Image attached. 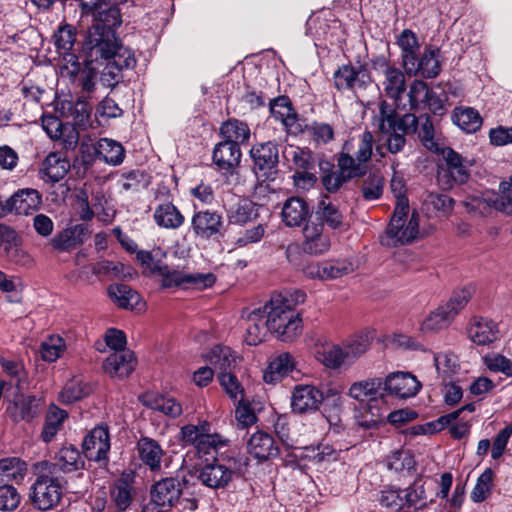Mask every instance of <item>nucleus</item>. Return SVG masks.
I'll return each mask as SVG.
<instances>
[{"mask_svg": "<svg viewBox=\"0 0 512 512\" xmlns=\"http://www.w3.org/2000/svg\"><path fill=\"white\" fill-rule=\"evenodd\" d=\"M471 298V290L462 288L455 291L450 299L443 305L431 311L421 322L422 334H434L446 329L455 316L467 305Z\"/></svg>", "mask_w": 512, "mask_h": 512, "instance_id": "6e6552de", "label": "nucleus"}, {"mask_svg": "<svg viewBox=\"0 0 512 512\" xmlns=\"http://www.w3.org/2000/svg\"><path fill=\"white\" fill-rule=\"evenodd\" d=\"M110 436L107 426L94 427L83 440L85 458L95 462H106L110 451Z\"/></svg>", "mask_w": 512, "mask_h": 512, "instance_id": "f8f14e48", "label": "nucleus"}, {"mask_svg": "<svg viewBox=\"0 0 512 512\" xmlns=\"http://www.w3.org/2000/svg\"><path fill=\"white\" fill-rule=\"evenodd\" d=\"M350 146L351 144H343L337 157V167L349 181L365 176L367 172V165L352 156Z\"/></svg>", "mask_w": 512, "mask_h": 512, "instance_id": "f704fd0d", "label": "nucleus"}, {"mask_svg": "<svg viewBox=\"0 0 512 512\" xmlns=\"http://www.w3.org/2000/svg\"><path fill=\"white\" fill-rule=\"evenodd\" d=\"M266 311L269 331L281 341H293L302 333L303 321L289 300L281 294L272 296Z\"/></svg>", "mask_w": 512, "mask_h": 512, "instance_id": "39448f33", "label": "nucleus"}, {"mask_svg": "<svg viewBox=\"0 0 512 512\" xmlns=\"http://www.w3.org/2000/svg\"><path fill=\"white\" fill-rule=\"evenodd\" d=\"M271 115L280 121L287 129H291L297 120V115L294 112L288 99L280 97L275 99L270 105Z\"/></svg>", "mask_w": 512, "mask_h": 512, "instance_id": "3c124183", "label": "nucleus"}, {"mask_svg": "<svg viewBox=\"0 0 512 512\" xmlns=\"http://www.w3.org/2000/svg\"><path fill=\"white\" fill-rule=\"evenodd\" d=\"M97 157L111 166H119L125 159V149L122 144L110 138H101L94 146Z\"/></svg>", "mask_w": 512, "mask_h": 512, "instance_id": "c9c22d12", "label": "nucleus"}, {"mask_svg": "<svg viewBox=\"0 0 512 512\" xmlns=\"http://www.w3.org/2000/svg\"><path fill=\"white\" fill-rule=\"evenodd\" d=\"M245 464L239 454H219L199 469L197 479L211 489L225 488Z\"/></svg>", "mask_w": 512, "mask_h": 512, "instance_id": "0eeeda50", "label": "nucleus"}, {"mask_svg": "<svg viewBox=\"0 0 512 512\" xmlns=\"http://www.w3.org/2000/svg\"><path fill=\"white\" fill-rule=\"evenodd\" d=\"M319 167L323 173L322 184L330 193L337 192L344 183L349 181L346 177H343L339 169L337 171H333V166L330 162H320Z\"/></svg>", "mask_w": 512, "mask_h": 512, "instance_id": "6e6d98bb", "label": "nucleus"}, {"mask_svg": "<svg viewBox=\"0 0 512 512\" xmlns=\"http://www.w3.org/2000/svg\"><path fill=\"white\" fill-rule=\"evenodd\" d=\"M27 472V464L18 457L0 459V482L22 481Z\"/></svg>", "mask_w": 512, "mask_h": 512, "instance_id": "de8ad7c7", "label": "nucleus"}, {"mask_svg": "<svg viewBox=\"0 0 512 512\" xmlns=\"http://www.w3.org/2000/svg\"><path fill=\"white\" fill-rule=\"evenodd\" d=\"M258 217L256 204L248 199H241L228 211L230 223L244 225Z\"/></svg>", "mask_w": 512, "mask_h": 512, "instance_id": "09e8293b", "label": "nucleus"}, {"mask_svg": "<svg viewBox=\"0 0 512 512\" xmlns=\"http://www.w3.org/2000/svg\"><path fill=\"white\" fill-rule=\"evenodd\" d=\"M211 426L207 421H201L197 425L188 424L180 429V439L185 444L197 446L199 441L207 432H210Z\"/></svg>", "mask_w": 512, "mask_h": 512, "instance_id": "680f3d73", "label": "nucleus"}, {"mask_svg": "<svg viewBox=\"0 0 512 512\" xmlns=\"http://www.w3.org/2000/svg\"><path fill=\"white\" fill-rule=\"evenodd\" d=\"M220 133L225 142L235 144L237 147H240L250 138L248 125L238 119H229L222 123Z\"/></svg>", "mask_w": 512, "mask_h": 512, "instance_id": "37998d69", "label": "nucleus"}, {"mask_svg": "<svg viewBox=\"0 0 512 512\" xmlns=\"http://www.w3.org/2000/svg\"><path fill=\"white\" fill-rule=\"evenodd\" d=\"M65 348L64 339L58 335H52L41 345V356L47 362L56 361Z\"/></svg>", "mask_w": 512, "mask_h": 512, "instance_id": "338daca9", "label": "nucleus"}, {"mask_svg": "<svg viewBox=\"0 0 512 512\" xmlns=\"http://www.w3.org/2000/svg\"><path fill=\"white\" fill-rule=\"evenodd\" d=\"M121 25L119 10L110 7L106 18L94 23L88 31L85 47L95 56L107 60L104 75H111L113 79L123 69H130L136 65L134 52L124 47L116 38V28Z\"/></svg>", "mask_w": 512, "mask_h": 512, "instance_id": "f257e3e1", "label": "nucleus"}, {"mask_svg": "<svg viewBox=\"0 0 512 512\" xmlns=\"http://www.w3.org/2000/svg\"><path fill=\"white\" fill-rule=\"evenodd\" d=\"M442 155L444 165L438 169V185L443 190H449L454 185L466 183L470 177L467 161L451 148H445Z\"/></svg>", "mask_w": 512, "mask_h": 512, "instance_id": "1a4fd4ad", "label": "nucleus"}, {"mask_svg": "<svg viewBox=\"0 0 512 512\" xmlns=\"http://www.w3.org/2000/svg\"><path fill=\"white\" fill-rule=\"evenodd\" d=\"M76 42V29L67 23L59 25L53 34V43L59 55L67 64L72 65V72L75 73L79 69V62L76 55L72 52Z\"/></svg>", "mask_w": 512, "mask_h": 512, "instance_id": "6ab92c4d", "label": "nucleus"}, {"mask_svg": "<svg viewBox=\"0 0 512 512\" xmlns=\"http://www.w3.org/2000/svg\"><path fill=\"white\" fill-rule=\"evenodd\" d=\"M109 497L116 511H127L136 497L134 476L130 473H124L116 479L110 485Z\"/></svg>", "mask_w": 512, "mask_h": 512, "instance_id": "dca6fc26", "label": "nucleus"}, {"mask_svg": "<svg viewBox=\"0 0 512 512\" xmlns=\"http://www.w3.org/2000/svg\"><path fill=\"white\" fill-rule=\"evenodd\" d=\"M153 217L158 226L172 230L181 227L185 220L182 213L171 202H163L156 206Z\"/></svg>", "mask_w": 512, "mask_h": 512, "instance_id": "ea45409f", "label": "nucleus"}, {"mask_svg": "<svg viewBox=\"0 0 512 512\" xmlns=\"http://www.w3.org/2000/svg\"><path fill=\"white\" fill-rule=\"evenodd\" d=\"M90 392V386L82 383L80 380L73 379L66 383L59 394V400L62 403L70 404L84 398Z\"/></svg>", "mask_w": 512, "mask_h": 512, "instance_id": "13d9d810", "label": "nucleus"}, {"mask_svg": "<svg viewBox=\"0 0 512 512\" xmlns=\"http://www.w3.org/2000/svg\"><path fill=\"white\" fill-rule=\"evenodd\" d=\"M147 405L152 410L171 418H177L183 412L182 405L172 397L158 396L150 400Z\"/></svg>", "mask_w": 512, "mask_h": 512, "instance_id": "bf43d9fd", "label": "nucleus"}, {"mask_svg": "<svg viewBox=\"0 0 512 512\" xmlns=\"http://www.w3.org/2000/svg\"><path fill=\"white\" fill-rule=\"evenodd\" d=\"M493 484V471L487 468L477 478L470 498L474 503H481L488 498Z\"/></svg>", "mask_w": 512, "mask_h": 512, "instance_id": "052dcab7", "label": "nucleus"}, {"mask_svg": "<svg viewBox=\"0 0 512 512\" xmlns=\"http://www.w3.org/2000/svg\"><path fill=\"white\" fill-rule=\"evenodd\" d=\"M468 334L473 343L477 345H489L494 342L499 334L497 323L487 318H474Z\"/></svg>", "mask_w": 512, "mask_h": 512, "instance_id": "2f4dec72", "label": "nucleus"}, {"mask_svg": "<svg viewBox=\"0 0 512 512\" xmlns=\"http://www.w3.org/2000/svg\"><path fill=\"white\" fill-rule=\"evenodd\" d=\"M240 158V147L225 141L218 143L213 150V162L219 170H232L239 164Z\"/></svg>", "mask_w": 512, "mask_h": 512, "instance_id": "4c0bfd02", "label": "nucleus"}, {"mask_svg": "<svg viewBox=\"0 0 512 512\" xmlns=\"http://www.w3.org/2000/svg\"><path fill=\"white\" fill-rule=\"evenodd\" d=\"M385 392L398 398L414 397L422 385L420 381L409 372H394L383 380Z\"/></svg>", "mask_w": 512, "mask_h": 512, "instance_id": "2eb2a0df", "label": "nucleus"}, {"mask_svg": "<svg viewBox=\"0 0 512 512\" xmlns=\"http://www.w3.org/2000/svg\"><path fill=\"white\" fill-rule=\"evenodd\" d=\"M316 216L321 221L320 223L326 224L333 230H345L348 228L343 212L339 209L338 205L331 202L327 197L319 202Z\"/></svg>", "mask_w": 512, "mask_h": 512, "instance_id": "473e14b6", "label": "nucleus"}, {"mask_svg": "<svg viewBox=\"0 0 512 512\" xmlns=\"http://www.w3.org/2000/svg\"><path fill=\"white\" fill-rule=\"evenodd\" d=\"M228 440L220 434L207 432L195 447L198 454L210 455L212 460L219 454H237L227 449Z\"/></svg>", "mask_w": 512, "mask_h": 512, "instance_id": "79ce46f5", "label": "nucleus"}, {"mask_svg": "<svg viewBox=\"0 0 512 512\" xmlns=\"http://www.w3.org/2000/svg\"><path fill=\"white\" fill-rule=\"evenodd\" d=\"M452 121L467 133L476 132L482 125V118L478 111L471 107L455 108L452 113Z\"/></svg>", "mask_w": 512, "mask_h": 512, "instance_id": "a18cd8bd", "label": "nucleus"}, {"mask_svg": "<svg viewBox=\"0 0 512 512\" xmlns=\"http://www.w3.org/2000/svg\"><path fill=\"white\" fill-rule=\"evenodd\" d=\"M419 233V214L413 212L408 220L401 225H395L393 229L388 226L385 236L381 237V244L386 246H397L412 242Z\"/></svg>", "mask_w": 512, "mask_h": 512, "instance_id": "aec40b11", "label": "nucleus"}, {"mask_svg": "<svg viewBox=\"0 0 512 512\" xmlns=\"http://www.w3.org/2000/svg\"><path fill=\"white\" fill-rule=\"evenodd\" d=\"M150 496L170 510L176 508L181 511H194L197 509L194 485L185 477L170 476L156 481L150 488Z\"/></svg>", "mask_w": 512, "mask_h": 512, "instance_id": "20e7f679", "label": "nucleus"}, {"mask_svg": "<svg viewBox=\"0 0 512 512\" xmlns=\"http://www.w3.org/2000/svg\"><path fill=\"white\" fill-rule=\"evenodd\" d=\"M68 418V413L51 404L44 417L43 427L40 433V439L44 443H50L54 440L59 431L63 428L65 420Z\"/></svg>", "mask_w": 512, "mask_h": 512, "instance_id": "7c9ffc66", "label": "nucleus"}, {"mask_svg": "<svg viewBox=\"0 0 512 512\" xmlns=\"http://www.w3.org/2000/svg\"><path fill=\"white\" fill-rule=\"evenodd\" d=\"M107 292L111 300L123 309H133L141 299L138 292L126 284H111Z\"/></svg>", "mask_w": 512, "mask_h": 512, "instance_id": "c03bdc74", "label": "nucleus"}, {"mask_svg": "<svg viewBox=\"0 0 512 512\" xmlns=\"http://www.w3.org/2000/svg\"><path fill=\"white\" fill-rule=\"evenodd\" d=\"M434 365L438 374L445 380L458 371L459 360L458 357L451 352L435 353Z\"/></svg>", "mask_w": 512, "mask_h": 512, "instance_id": "4d7b16f0", "label": "nucleus"}, {"mask_svg": "<svg viewBox=\"0 0 512 512\" xmlns=\"http://www.w3.org/2000/svg\"><path fill=\"white\" fill-rule=\"evenodd\" d=\"M373 141V134L365 131L358 138L349 139L344 144H351L352 156L367 165L372 156Z\"/></svg>", "mask_w": 512, "mask_h": 512, "instance_id": "8fccbe9b", "label": "nucleus"}, {"mask_svg": "<svg viewBox=\"0 0 512 512\" xmlns=\"http://www.w3.org/2000/svg\"><path fill=\"white\" fill-rule=\"evenodd\" d=\"M373 336L371 332L365 330L355 333L342 342L348 366L354 364L370 348Z\"/></svg>", "mask_w": 512, "mask_h": 512, "instance_id": "c756f323", "label": "nucleus"}, {"mask_svg": "<svg viewBox=\"0 0 512 512\" xmlns=\"http://www.w3.org/2000/svg\"><path fill=\"white\" fill-rule=\"evenodd\" d=\"M303 251L312 256L327 253L331 248V239L322 223L308 222L303 230Z\"/></svg>", "mask_w": 512, "mask_h": 512, "instance_id": "ddd939ff", "label": "nucleus"}, {"mask_svg": "<svg viewBox=\"0 0 512 512\" xmlns=\"http://www.w3.org/2000/svg\"><path fill=\"white\" fill-rule=\"evenodd\" d=\"M54 469L48 460H41L32 465L36 479L31 486L30 499L32 504L42 511L54 508L62 497V483L57 475L53 474Z\"/></svg>", "mask_w": 512, "mask_h": 512, "instance_id": "423d86ee", "label": "nucleus"}, {"mask_svg": "<svg viewBox=\"0 0 512 512\" xmlns=\"http://www.w3.org/2000/svg\"><path fill=\"white\" fill-rule=\"evenodd\" d=\"M269 331L265 309L253 310L247 319L245 342L250 346L260 344Z\"/></svg>", "mask_w": 512, "mask_h": 512, "instance_id": "c85d7f7f", "label": "nucleus"}, {"mask_svg": "<svg viewBox=\"0 0 512 512\" xmlns=\"http://www.w3.org/2000/svg\"><path fill=\"white\" fill-rule=\"evenodd\" d=\"M323 393L313 385H296L291 395V408L294 413H311L320 407Z\"/></svg>", "mask_w": 512, "mask_h": 512, "instance_id": "4468645a", "label": "nucleus"}, {"mask_svg": "<svg viewBox=\"0 0 512 512\" xmlns=\"http://www.w3.org/2000/svg\"><path fill=\"white\" fill-rule=\"evenodd\" d=\"M454 204L453 198L442 193H429L424 200L427 211H433L441 216H449L454 209Z\"/></svg>", "mask_w": 512, "mask_h": 512, "instance_id": "864d4df0", "label": "nucleus"}, {"mask_svg": "<svg viewBox=\"0 0 512 512\" xmlns=\"http://www.w3.org/2000/svg\"><path fill=\"white\" fill-rule=\"evenodd\" d=\"M251 158L254 164V170L263 172L272 170L278 163V148L277 145L271 141L261 143L252 147Z\"/></svg>", "mask_w": 512, "mask_h": 512, "instance_id": "cd10ccee", "label": "nucleus"}, {"mask_svg": "<svg viewBox=\"0 0 512 512\" xmlns=\"http://www.w3.org/2000/svg\"><path fill=\"white\" fill-rule=\"evenodd\" d=\"M204 358L215 369L220 372L233 371L237 365L238 355L228 346L215 345L205 355Z\"/></svg>", "mask_w": 512, "mask_h": 512, "instance_id": "e433bc0d", "label": "nucleus"}, {"mask_svg": "<svg viewBox=\"0 0 512 512\" xmlns=\"http://www.w3.org/2000/svg\"><path fill=\"white\" fill-rule=\"evenodd\" d=\"M375 65L382 68L384 79L381 81V86L386 96L395 101L399 100L406 90V81L402 71L389 66L383 57L378 58Z\"/></svg>", "mask_w": 512, "mask_h": 512, "instance_id": "5701e85b", "label": "nucleus"}, {"mask_svg": "<svg viewBox=\"0 0 512 512\" xmlns=\"http://www.w3.org/2000/svg\"><path fill=\"white\" fill-rule=\"evenodd\" d=\"M136 365L134 353L129 349L112 352L103 362L104 371L111 377L124 378L130 375Z\"/></svg>", "mask_w": 512, "mask_h": 512, "instance_id": "b1692460", "label": "nucleus"}, {"mask_svg": "<svg viewBox=\"0 0 512 512\" xmlns=\"http://www.w3.org/2000/svg\"><path fill=\"white\" fill-rule=\"evenodd\" d=\"M136 451L139 460L150 472L158 473L162 470L165 451L157 440L147 436L139 438Z\"/></svg>", "mask_w": 512, "mask_h": 512, "instance_id": "412c9836", "label": "nucleus"}, {"mask_svg": "<svg viewBox=\"0 0 512 512\" xmlns=\"http://www.w3.org/2000/svg\"><path fill=\"white\" fill-rule=\"evenodd\" d=\"M333 80L338 91L350 90L353 92L365 90L372 82L369 69L361 63L340 66L334 72Z\"/></svg>", "mask_w": 512, "mask_h": 512, "instance_id": "9d476101", "label": "nucleus"}, {"mask_svg": "<svg viewBox=\"0 0 512 512\" xmlns=\"http://www.w3.org/2000/svg\"><path fill=\"white\" fill-rule=\"evenodd\" d=\"M374 122L379 131L386 135L385 144L387 150L396 154L400 152L405 144V136L409 133H418L422 144L429 150L437 149L434 139V126L428 115H421L417 118L413 114L399 116L396 110L387 102L382 101L379 105V113L374 117Z\"/></svg>", "mask_w": 512, "mask_h": 512, "instance_id": "f03ea898", "label": "nucleus"}, {"mask_svg": "<svg viewBox=\"0 0 512 512\" xmlns=\"http://www.w3.org/2000/svg\"><path fill=\"white\" fill-rule=\"evenodd\" d=\"M293 368V357L289 353H281L269 363L264 371L263 380L268 384H275L287 376Z\"/></svg>", "mask_w": 512, "mask_h": 512, "instance_id": "a19ab883", "label": "nucleus"}, {"mask_svg": "<svg viewBox=\"0 0 512 512\" xmlns=\"http://www.w3.org/2000/svg\"><path fill=\"white\" fill-rule=\"evenodd\" d=\"M42 203L41 194L31 188L21 189L15 192L5 202L7 215L15 213L17 215H29L36 211Z\"/></svg>", "mask_w": 512, "mask_h": 512, "instance_id": "a211bd4d", "label": "nucleus"}, {"mask_svg": "<svg viewBox=\"0 0 512 512\" xmlns=\"http://www.w3.org/2000/svg\"><path fill=\"white\" fill-rule=\"evenodd\" d=\"M309 216V205L304 199L290 197L283 203L281 217L287 227H300Z\"/></svg>", "mask_w": 512, "mask_h": 512, "instance_id": "a878e982", "label": "nucleus"}, {"mask_svg": "<svg viewBox=\"0 0 512 512\" xmlns=\"http://www.w3.org/2000/svg\"><path fill=\"white\" fill-rule=\"evenodd\" d=\"M397 44L402 50L403 67L407 64L409 56H416L419 43L416 34L410 29H404L397 39Z\"/></svg>", "mask_w": 512, "mask_h": 512, "instance_id": "0e129e2a", "label": "nucleus"}, {"mask_svg": "<svg viewBox=\"0 0 512 512\" xmlns=\"http://www.w3.org/2000/svg\"><path fill=\"white\" fill-rule=\"evenodd\" d=\"M2 368L4 372L10 377L7 383H12V388H15V394L23 390V383L25 380V371L21 363L12 360H2Z\"/></svg>", "mask_w": 512, "mask_h": 512, "instance_id": "69168bd1", "label": "nucleus"}, {"mask_svg": "<svg viewBox=\"0 0 512 512\" xmlns=\"http://www.w3.org/2000/svg\"><path fill=\"white\" fill-rule=\"evenodd\" d=\"M284 159L298 171L301 169H315V159L307 148L288 145L283 150Z\"/></svg>", "mask_w": 512, "mask_h": 512, "instance_id": "49530a36", "label": "nucleus"}, {"mask_svg": "<svg viewBox=\"0 0 512 512\" xmlns=\"http://www.w3.org/2000/svg\"><path fill=\"white\" fill-rule=\"evenodd\" d=\"M82 453L74 446H63L55 455L54 462H50L54 466L53 474L58 472L72 473L82 470L85 461Z\"/></svg>", "mask_w": 512, "mask_h": 512, "instance_id": "393cba45", "label": "nucleus"}, {"mask_svg": "<svg viewBox=\"0 0 512 512\" xmlns=\"http://www.w3.org/2000/svg\"><path fill=\"white\" fill-rule=\"evenodd\" d=\"M322 281L333 280L354 271V265L348 260L322 261Z\"/></svg>", "mask_w": 512, "mask_h": 512, "instance_id": "5fc2aeb1", "label": "nucleus"}, {"mask_svg": "<svg viewBox=\"0 0 512 512\" xmlns=\"http://www.w3.org/2000/svg\"><path fill=\"white\" fill-rule=\"evenodd\" d=\"M247 449L254 458L263 461L278 455V447L274 438L267 432L257 431L251 435Z\"/></svg>", "mask_w": 512, "mask_h": 512, "instance_id": "bb28decb", "label": "nucleus"}, {"mask_svg": "<svg viewBox=\"0 0 512 512\" xmlns=\"http://www.w3.org/2000/svg\"><path fill=\"white\" fill-rule=\"evenodd\" d=\"M18 490L10 484L0 485V511H14L20 504Z\"/></svg>", "mask_w": 512, "mask_h": 512, "instance_id": "774afa93", "label": "nucleus"}, {"mask_svg": "<svg viewBox=\"0 0 512 512\" xmlns=\"http://www.w3.org/2000/svg\"><path fill=\"white\" fill-rule=\"evenodd\" d=\"M320 360L325 367L330 369H339L344 365L348 366V359H346L342 344L324 348Z\"/></svg>", "mask_w": 512, "mask_h": 512, "instance_id": "e2e57ef3", "label": "nucleus"}, {"mask_svg": "<svg viewBox=\"0 0 512 512\" xmlns=\"http://www.w3.org/2000/svg\"><path fill=\"white\" fill-rule=\"evenodd\" d=\"M191 230L200 240H218L224 236L222 215L216 211H197L191 218Z\"/></svg>", "mask_w": 512, "mask_h": 512, "instance_id": "9b49d317", "label": "nucleus"}, {"mask_svg": "<svg viewBox=\"0 0 512 512\" xmlns=\"http://www.w3.org/2000/svg\"><path fill=\"white\" fill-rule=\"evenodd\" d=\"M384 177L379 172L369 173L362 181L361 194L366 201L379 199L383 194Z\"/></svg>", "mask_w": 512, "mask_h": 512, "instance_id": "603ef678", "label": "nucleus"}, {"mask_svg": "<svg viewBox=\"0 0 512 512\" xmlns=\"http://www.w3.org/2000/svg\"><path fill=\"white\" fill-rule=\"evenodd\" d=\"M404 69L409 75L435 78L440 72L439 50L427 48L420 58L417 55L409 56Z\"/></svg>", "mask_w": 512, "mask_h": 512, "instance_id": "f3484780", "label": "nucleus"}, {"mask_svg": "<svg viewBox=\"0 0 512 512\" xmlns=\"http://www.w3.org/2000/svg\"><path fill=\"white\" fill-rule=\"evenodd\" d=\"M70 169V161L58 152L50 153L43 161L41 173L45 181L52 183L63 179Z\"/></svg>", "mask_w": 512, "mask_h": 512, "instance_id": "72a5a7b5", "label": "nucleus"}, {"mask_svg": "<svg viewBox=\"0 0 512 512\" xmlns=\"http://www.w3.org/2000/svg\"><path fill=\"white\" fill-rule=\"evenodd\" d=\"M90 234L89 228L85 224H75L68 226L58 232L51 238V246L60 252H68L76 246L83 244Z\"/></svg>", "mask_w": 512, "mask_h": 512, "instance_id": "4be33fe9", "label": "nucleus"}, {"mask_svg": "<svg viewBox=\"0 0 512 512\" xmlns=\"http://www.w3.org/2000/svg\"><path fill=\"white\" fill-rule=\"evenodd\" d=\"M384 394V382L380 377L365 378L350 385L347 395L360 403H367L363 411L356 415L361 427L371 429L382 422L384 415L378 401L383 400Z\"/></svg>", "mask_w": 512, "mask_h": 512, "instance_id": "7ed1b4c3", "label": "nucleus"}, {"mask_svg": "<svg viewBox=\"0 0 512 512\" xmlns=\"http://www.w3.org/2000/svg\"><path fill=\"white\" fill-rule=\"evenodd\" d=\"M39 411L40 399L36 396L22 397L8 408L9 415L15 423H19L21 421L31 422L38 416Z\"/></svg>", "mask_w": 512, "mask_h": 512, "instance_id": "58836bf2", "label": "nucleus"}]
</instances>
